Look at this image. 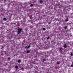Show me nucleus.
I'll return each instance as SVG.
<instances>
[{
    "label": "nucleus",
    "instance_id": "nucleus-9",
    "mask_svg": "<svg viewBox=\"0 0 73 73\" xmlns=\"http://www.w3.org/2000/svg\"><path fill=\"white\" fill-rule=\"evenodd\" d=\"M3 20L4 21H6V20H7V19L5 18H3Z\"/></svg>",
    "mask_w": 73,
    "mask_h": 73
},
{
    "label": "nucleus",
    "instance_id": "nucleus-5",
    "mask_svg": "<svg viewBox=\"0 0 73 73\" xmlns=\"http://www.w3.org/2000/svg\"><path fill=\"white\" fill-rule=\"evenodd\" d=\"M30 19H31V20L32 19H33V18H32V15H31L30 16Z\"/></svg>",
    "mask_w": 73,
    "mask_h": 73
},
{
    "label": "nucleus",
    "instance_id": "nucleus-19",
    "mask_svg": "<svg viewBox=\"0 0 73 73\" xmlns=\"http://www.w3.org/2000/svg\"><path fill=\"white\" fill-rule=\"evenodd\" d=\"M8 59L9 60L11 59V58L10 57L8 58Z\"/></svg>",
    "mask_w": 73,
    "mask_h": 73
},
{
    "label": "nucleus",
    "instance_id": "nucleus-26",
    "mask_svg": "<svg viewBox=\"0 0 73 73\" xmlns=\"http://www.w3.org/2000/svg\"><path fill=\"white\" fill-rule=\"evenodd\" d=\"M72 2H73V0L72 1Z\"/></svg>",
    "mask_w": 73,
    "mask_h": 73
},
{
    "label": "nucleus",
    "instance_id": "nucleus-14",
    "mask_svg": "<svg viewBox=\"0 0 73 73\" xmlns=\"http://www.w3.org/2000/svg\"><path fill=\"white\" fill-rule=\"evenodd\" d=\"M46 61V60H45V59H43V62H44V61Z\"/></svg>",
    "mask_w": 73,
    "mask_h": 73
},
{
    "label": "nucleus",
    "instance_id": "nucleus-18",
    "mask_svg": "<svg viewBox=\"0 0 73 73\" xmlns=\"http://www.w3.org/2000/svg\"><path fill=\"white\" fill-rule=\"evenodd\" d=\"M51 24V22H50L48 23V24Z\"/></svg>",
    "mask_w": 73,
    "mask_h": 73
},
{
    "label": "nucleus",
    "instance_id": "nucleus-8",
    "mask_svg": "<svg viewBox=\"0 0 73 73\" xmlns=\"http://www.w3.org/2000/svg\"><path fill=\"white\" fill-rule=\"evenodd\" d=\"M40 3H43V1L41 0L40 1Z\"/></svg>",
    "mask_w": 73,
    "mask_h": 73
},
{
    "label": "nucleus",
    "instance_id": "nucleus-22",
    "mask_svg": "<svg viewBox=\"0 0 73 73\" xmlns=\"http://www.w3.org/2000/svg\"><path fill=\"white\" fill-rule=\"evenodd\" d=\"M1 56H3V55H4V54L3 53H2L1 54Z\"/></svg>",
    "mask_w": 73,
    "mask_h": 73
},
{
    "label": "nucleus",
    "instance_id": "nucleus-13",
    "mask_svg": "<svg viewBox=\"0 0 73 73\" xmlns=\"http://www.w3.org/2000/svg\"><path fill=\"white\" fill-rule=\"evenodd\" d=\"M43 31H45V30H46V29H45V28H43Z\"/></svg>",
    "mask_w": 73,
    "mask_h": 73
},
{
    "label": "nucleus",
    "instance_id": "nucleus-15",
    "mask_svg": "<svg viewBox=\"0 0 73 73\" xmlns=\"http://www.w3.org/2000/svg\"><path fill=\"white\" fill-rule=\"evenodd\" d=\"M57 65H59V64H60V62H58L57 63Z\"/></svg>",
    "mask_w": 73,
    "mask_h": 73
},
{
    "label": "nucleus",
    "instance_id": "nucleus-20",
    "mask_svg": "<svg viewBox=\"0 0 73 73\" xmlns=\"http://www.w3.org/2000/svg\"><path fill=\"white\" fill-rule=\"evenodd\" d=\"M70 55H71V56H73V53H71Z\"/></svg>",
    "mask_w": 73,
    "mask_h": 73
},
{
    "label": "nucleus",
    "instance_id": "nucleus-7",
    "mask_svg": "<svg viewBox=\"0 0 73 73\" xmlns=\"http://www.w3.org/2000/svg\"><path fill=\"white\" fill-rule=\"evenodd\" d=\"M60 50L61 51V52H62V48L61 47L60 48Z\"/></svg>",
    "mask_w": 73,
    "mask_h": 73
},
{
    "label": "nucleus",
    "instance_id": "nucleus-16",
    "mask_svg": "<svg viewBox=\"0 0 73 73\" xmlns=\"http://www.w3.org/2000/svg\"><path fill=\"white\" fill-rule=\"evenodd\" d=\"M49 38H50L49 36L48 37V38H47V40H49Z\"/></svg>",
    "mask_w": 73,
    "mask_h": 73
},
{
    "label": "nucleus",
    "instance_id": "nucleus-24",
    "mask_svg": "<svg viewBox=\"0 0 73 73\" xmlns=\"http://www.w3.org/2000/svg\"><path fill=\"white\" fill-rule=\"evenodd\" d=\"M65 28H67V26H65Z\"/></svg>",
    "mask_w": 73,
    "mask_h": 73
},
{
    "label": "nucleus",
    "instance_id": "nucleus-3",
    "mask_svg": "<svg viewBox=\"0 0 73 73\" xmlns=\"http://www.w3.org/2000/svg\"><path fill=\"white\" fill-rule=\"evenodd\" d=\"M31 47V46L30 45H29L28 46H26L25 47L26 49H28V48H29Z\"/></svg>",
    "mask_w": 73,
    "mask_h": 73
},
{
    "label": "nucleus",
    "instance_id": "nucleus-12",
    "mask_svg": "<svg viewBox=\"0 0 73 73\" xmlns=\"http://www.w3.org/2000/svg\"><path fill=\"white\" fill-rule=\"evenodd\" d=\"M66 21H68V19H67L65 20Z\"/></svg>",
    "mask_w": 73,
    "mask_h": 73
},
{
    "label": "nucleus",
    "instance_id": "nucleus-10",
    "mask_svg": "<svg viewBox=\"0 0 73 73\" xmlns=\"http://www.w3.org/2000/svg\"><path fill=\"white\" fill-rule=\"evenodd\" d=\"M15 67L16 68V69H17V68H18V66H15Z\"/></svg>",
    "mask_w": 73,
    "mask_h": 73
},
{
    "label": "nucleus",
    "instance_id": "nucleus-2",
    "mask_svg": "<svg viewBox=\"0 0 73 73\" xmlns=\"http://www.w3.org/2000/svg\"><path fill=\"white\" fill-rule=\"evenodd\" d=\"M63 47L64 48H66L67 47V45H66V44H65L63 46Z\"/></svg>",
    "mask_w": 73,
    "mask_h": 73
},
{
    "label": "nucleus",
    "instance_id": "nucleus-17",
    "mask_svg": "<svg viewBox=\"0 0 73 73\" xmlns=\"http://www.w3.org/2000/svg\"><path fill=\"white\" fill-rule=\"evenodd\" d=\"M21 70H22L23 71H24V68H21Z\"/></svg>",
    "mask_w": 73,
    "mask_h": 73
},
{
    "label": "nucleus",
    "instance_id": "nucleus-25",
    "mask_svg": "<svg viewBox=\"0 0 73 73\" xmlns=\"http://www.w3.org/2000/svg\"><path fill=\"white\" fill-rule=\"evenodd\" d=\"M66 28H65V29H66Z\"/></svg>",
    "mask_w": 73,
    "mask_h": 73
},
{
    "label": "nucleus",
    "instance_id": "nucleus-6",
    "mask_svg": "<svg viewBox=\"0 0 73 73\" xmlns=\"http://www.w3.org/2000/svg\"><path fill=\"white\" fill-rule=\"evenodd\" d=\"M18 62H19V63H20V62H21V60H18Z\"/></svg>",
    "mask_w": 73,
    "mask_h": 73
},
{
    "label": "nucleus",
    "instance_id": "nucleus-1",
    "mask_svg": "<svg viewBox=\"0 0 73 73\" xmlns=\"http://www.w3.org/2000/svg\"><path fill=\"white\" fill-rule=\"evenodd\" d=\"M18 34H20V32L22 31V29L21 28H19L18 29Z\"/></svg>",
    "mask_w": 73,
    "mask_h": 73
},
{
    "label": "nucleus",
    "instance_id": "nucleus-23",
    "mask_svg": "<svg viewBox=\"0 0 73 73\" xmlns=\"http://www.w3.org/2000/svg\"><path fill=\"white\" fill-rule=\"evenodd\" d=\"M3 48H4V47H2L1 48V49H2Z\"/></svg>",
    "mask_w": 73,
    "mask_h": 73
},
{
    "label": "nucleus",
    "instance_id": "nucleus-11",
    "mask_svg": "<svg viewBox=\"0 0 73 73\" xmlns=\"http://www.w3.org/2000/svg\"><path fill=\"white\" fill-rule=\"evenodd\" d=\"M33 6V4H31L30 6V7H32Z\"/></svg>",
    "mask_w": 73,
    "mask_h": 73
},
{
    "label": "nucleus",
    "instance_id": "nucleus-4",
    "mask_svg": "<svg viewBox=\"0 0 73 73\" xmlns=\"http://www.w3.org/2000/svg\"><path fill=\"white\" fill-rule=\"evenodd\" d=\"M27 53H30V50H28L26 52Z\"/></svg>",
    "mask_w": 73,
    "mask_h": 73
},
{
    "label": "nucleus",
    "instance_id": "nucleus-21",
    "mask_svg": "<svg viewBox=\"0 0 73 73\" xmlns=\"http://www.w3.org/2000/svg\"><path fill=\"white\" fill-rule=\"evenodd\" d=\"M71 67H73V64H72L71 65Z\"/></svg>",
    "mask_w": 73,
    "mask_h": 73
}]
</instances>
